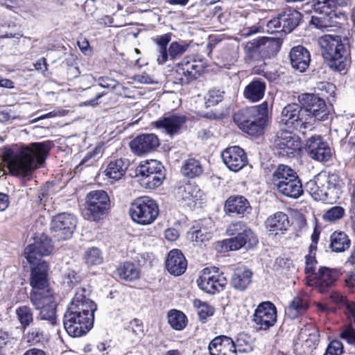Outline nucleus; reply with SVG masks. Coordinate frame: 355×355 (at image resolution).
Returning <instances> with one entry per match:
<instances>
[{
	"mask_svg": "<svg viewBox=\"0 0 355 355\" xmlns=\"http://www.w3.org/2000/svg\"><path fill=\"white\" fill-rule=\"evenodd\" d=\"M234 343L232 338L227 336H217L210 341L208 345L209 353L210 355L212 353H218V355H222L227 349L234 348Z\"/></svg>",
	"mask_w": 355,
	"mask_h": 355,
	"instance_id": "obj_34",
	"label": "nucleus"
},
{
	"mask_svg": "<svg viewBox=\"0 0 355 355\" xmlns=\"http://www.w3.org/2000/svg\"><path fill=\"white\" fill-rule=\"evenodd\" d=\"M189 45L185 43L173 42L168 48L171 59L175 60L182 55L187 50Z\"/></svg>",
	"mask_w": 355,
	"mask_h": 355,
	"instance_id": "obj_55",
	"label": "nucleus"
},
{
	"mask_svg": "<svg viewBox=\"0 0 355 355\" xmlns=\"http://www.w3.org/2000/svg\"><path fill=\"white\" fill-rule=\"evenodd\" d=\"M181 172L183 175L187 178H194L200 175L203 169L200 161L195 159H189L185 161L182 166Z\"/></svg>",
	"mask_w": 355,
	"mask_h": 355,
	"instance_id": "obj_44",
	"label": "nucleus"
},
{
	"mask_svg": "<svg viewBox=\"0 0 355 355\" xmlns=\"http://www.w3.org/2000/svg\"><path fill=\"white\" fill-rule=\"evenodd\" d=\"M227 234L230 238L217 243L216 248L220 252L237 251L241 249L247 251L254 250L259 243L257 234L243 222L231 223L227 229Z\"/></svg>",
	"mask_w": 355,
	"mask_h": 355,
	"instance_id": "obj_3",
	"label": "nucleus"
},
{
	"mask_svg": "<svg viewBox=\"0 0 355 355\" xmlns=\"http://www.w3.org/2000/svg\"><path fill=\"white\" fill-rule=\"evenodd\" d=\"M343 352V343L338 339H334L328 344L324 355H341Z\"/></svg>",
	"mask_w": 355,
	"mask_h": 355,
	"instance_id": "obj_57",
	"label": "nucleus"
},
{
	"mask_svg": "<svg viewBox=\"0 0 355 355\" xmlns=\"http://www.w3.org/2000/svg\"><path fill=\"white\" fill-rule=\"evenodd\" d=\"M318 44L329 67L338 71L345 70L349 64V53L338 35H325L320 37Z\"/></svg>",
	"mask_w": 355,
	"mask_h": 355,
	"instance_id": "obj_4",
	"label": "nucleus"
},
{
	"mask_svg": "<svg viewBox=\"0 0 355 355\" xmlns=\"http://www.w3.org/2000/svg\"><path fill=\"white\" fill-rule=\"evenodd\" d=\"M168 322L176 331L183 330L188 322L187 315L181 311L171 309L168 312Z\"/></svg>",
	"mask_w": 355,
	"mask_h": 355,
	"instance_id": "obj_42",
	"label": "nucleus"
},
{
	"mask_svg": "<svg viewBox=\"0 0 355 355\" xmlns=\"http://www.w3.org/2000/svg\"><path fill=\"white\" fill-rule=\"evenodd\" d=\"M15 313L18 321L21 324L23 332L33 322V312L32 309L26 305L19 306L16 309Z\"/></svg>",
	"mask_w": 355,
	"mask_h": 355,
	"instance_id": "obj_43",
	"label": "nucleus"
},
{
	"mask_svg": "<svg viewBox=\"0 0 355 355\" xmlns=\"http://www.w3.org/2000/svg\"><path fill=\"white\" fill-rule=\"evenodd\" d=\"M318 264V261L315 256L311 257V255L305 256V268L304 272L306 274V282L307 279H311L313 276L315 275V268Z\"/></svg>",
	"mask_w": 355,
	"mask_h": 355,
	"instance_id": "obj_56",
	"label": "nucleus"
},
{
	"mask_svg": "<svg viewBox=\"0 0 355 355\" xmlns=\"http://www.w3.org/2000/svg\"><path fill=\"white\" fill-rule=\"evenodd\" d=\"M75 215L66 212L59 213L51 218L50 232L58 241L70 239L77 226Z\"/></svg>",
	"mask_w": 355,
	"mask_h": 355,
	"instance_id": "obj_12",
	"label": "nucleus"
},
{
	"mask_svg": "<svg viewBox=\"0 0 355 355\" xmlns=\"http://www.w3.org/2000/svg\"><path fill=\"white\" fill-rule=\"evenodd\" d=\"M281 43L279 40L274 37H261L249 42L246 48L249 51H259L265 57L270 58L277 54L279 51Z\"/></svg>",
	"mask_w": 355,
	"mask_h": 355,
	"instance_id": "obj_24",
	"label": "nucleus"
},
{
	"mask_svg": "<svg viewBox=\"0 0 355 355\" xmlns=\"http://www.w3.org/2000/svg\"><path fill=\"white\" fill-rule=\"evenodd\" d=\"M30 267L29 284L31 291H44L51 288L49 281L50 266L45 260H26Z\"/></svg>",
	"mask_w": 355,
	"mask_h": 355,
	"instance_id": "obj_14",
	"label": "nucleus"
},
{
	"mask_svg": "<svg viewBox=\"0 0 355 355\" xmlns=\"http://www.w3.org/2000/svg\"><path fill=\"white\" fill-rule=\"evenodd\" d=\"M175 78L180 81L182 85L189 84L191 80H194L193 78H189L185 67L182 66L181 62L176 66Z\"/></svg>",
	"mask_w": 355,
	"mask_h": 355,
	"instance_id": "obj_59",
	"label": "nucleus"
},
{
	"mask_svg": "<svg viewBox=\"0 0 355 355\" xmlns=\"http://www.w3.org/2000/svg\"><path fill=\"white\" fill-rule=\"evenodd\" d=\"M85 263L88 266H96L103 263V258L101 251L96 247L88 248L83 257Z\"/></svg>",
	"mask_w": 355,
	"mask_h": 355,
	"instance_id": "obj_48",
	"label": "nucleus"
},
{
	"mask_svg": "<svg viewBox=\"0 0 355 355\" xmlns=\"http://www.w3.org/2000/svg\"><path fill=\"white\" fill-rule=\"evenodd\" d=\"M129 213L135 222L146 225L155 221L159 215V208L152 198L148 196H142L131 202Z\"/></svg>",
	"mask_w": 355,
	"mask_h": 355,
	"instance_id": "obj_10",
	"label": "nucleus"
},
{
	"mask_svg": "<svg viewBox=\"0 0 355 355\" xmlns=\"http://www.w3.org/2000/svg\"><path fill=\"white\" fill-rule=\"evenodd\" d=\"M227 280L223 272L220 275H211L208 276L202 274L197 279V284L200 289L207 293L214 295L223 291L227 285Z\"/></svg>",
	"mask_w": 355,
	"mask_h": 355,
	"instance_id": "obj_23",
	"label": "nucleus"
},
{
	"mask_svg": "<svg viewBox=\"0 0 355 355\" xmlns=\"http://www.w3.org/2000/svg\"><path fill=\"white\" fill-rule=\"evenodd\" d=\"M27 119L15 114L11 115L10 112H0V123H14L15 125L26 124Z\"/></svg>",
	"mask_w": 355,
	"mask_h": 355,
	"instance_id": "obj_58",
	"label": "nucleus"
},
{
	"mask_svg": "<svg viewBox=\"0 0 355 355\" xmlns=\"http://www.w3.org/2000/svg\"><path fill=\"white\" fill-rule=\"evenodd\" d=\"M276 153L279 157H291L301 150V140L299 136L291 131L278 132L274 141Z\"/></svg>",
	"mask_w": 355,
	"mask_h": 355,
	"instance_id": "obj_15",
	"label": "nucleus"
},
{
	"mask_svg": "<svg viewBox=\"0 0 355 355\" xmlns=\"http://www.w3.org/2000/svg\"><path fill=\"white\" fill-rule=\"evenodd\" d=\"M98 83L100 87L108 89H115L116 87H121L116 80L109 77H100Z\"/></svg>",
	"mask_w": 355,
	"mask_h": 355,
	"instance_id": "obj_60",
	"label": "nucleus"
},
{
	"mask_svg": "<svg viewBox=\"0 0 355 355\" xmlns=\"http://www.w3.org/2000/svg\"><path fill=\"white\" fill-rule=\"evenodd\" d=\"M321 189L319 193V200L326 202H336L340 198L344 182L338 173H320Z\"/></svg>",
	"mask_w": 355,
	"mask_h": 355,
	"instance_id": "obj_13",
	"label": "nucleus"
},
{
	"mask_svg": "<svg viewBox=\"0 0 355 355\" xmlns=\"http://www.w3.org/2000/svg\"><path fill=\"white\" fill-rule=\"evenodd\" d=\"M280 20L282 28L281 30L284 33H291L302 19L301 13L294 8H286L280 14Z\"/></svg>",
	"mask_w": 355,
	"mask_h": 355,
	"instance_id": "obj_30",
	"label": "nucleus"
},
{
	"mask_svg": "<svg viewBox=\"0 0 355 355\" xmlns=\"http://www.w3.org/2000/svg\"><path fill=\"white\" fill-rule=\"evenodd\" d=\"M320 181V173L315 175L312 180L308 181L303 187L304 191L306 190L315 200H319L318 195L320 193L321 189Z\"/></svg>",
	"mask_w": 355,
	"mask_h": 355,
	"instance_id": "obj_51",
	"label": "nucleus"
},
{
	"mask_svg": "<svg viewBox=\"0 0 355 355\" xmlns=\"http://www.w3.org/2000/svg\"><path fill=\"white\" fill-rule=\"evenodd\" d=\"M340 273L336 268H331L327 266H320L315 275L311 279H307L306 285L312 287L320 294H328L327 300L329 301V295L335 291H331L338 280Z\"/></svg>",
	"mask_w": 355,
	"mask_h": 355,
	"instance_id": "obj_11",
	"label": "nucleus"
},
{
	"mask_svg": "<svg viewBox=\"0 0 355 355\" xmlns=\"http://www.w3.org/2000/svg\"><path fill=\"white\" fill-rule=\"evenodd\" d=\"M266 85L263 82L255 80L248 85L244 90V96L252 102L259 101L263 98Z\"/></svg>",
	"mask_w": 355,
	"mask_h": 355,
	"instance_id": "obj_37",
	"label": "nucleus"
},
{
	"mask_svg": "<svg viewBox=\"0 0 355 355\" xmlns=\"http://www.w3.org/2000/svg\"><path fill=\"white\" fill-rule=\"evenodd\" d=\"M329 302L338 308H345L347 311L348 319L355 324V302H349L347 297L339 292H332L329 295Z\"/></svg>",
	"mask_w": 355,
	"mask_h": 355,
	"instance_id": "obj_32",
	"label": "nucleus"
},
{
	"mask_svg": "<svg viewBox=\"0 0 355 355\" xmlns=\"http://www.w3.org/2000/svg\"><path fill=\"white\" fill-rule=\"evenodd\" d=\"M85 216L88 220L100 222L104 220L112 209V202L107 192L98 189L89 191L85 198Z\"/></svg>",
	"mask_w": 355,
	"mask_h": 355,
	"instance_id": "obj_7",
	"label": "nucleus"
},
{
	"mask_svg": "<svg viewBox=\"0 0 355 355\" xmlns=\"http://www.w3.org/2000/svg\"><path fill=\"white\" fill-rule=\"evenodd\" d=\"M318 44L329 67L338 71L345 70L349 64V53L338 35H325L320 37Z\"/></svg>",
	"mask_w": 355,
	"mask_h": 355,
	"instance_id": "obj_5",
	"label": "nucleus"
},
{
	"mask_svg": "<svg viewBox=\"0 0 355 355\" xmlns=\"http://www.w3.org/2000/svg\"><path fill=\"white\" fill-rule=\"evenodd\" d=\"M320 335L318 331H315L313 334L309 335V338L304 341V345L309 348V351L312 352L313 349H315L316 346L319 344Z\"/></svg>",
	"mask_w": 355,
	"mask_h": 355,
	"instance_id": "obj_62",
	"label": "nucleus"
},
{
	"mask_svg": "<svg viewBox=\"0 0 355 355\" xmlns=\"http://www.w3.org/2000/svg\"><path fill=\"white\" fill-rule=\"evenodd\" d=\"M187 120L188 117L186 115L172 114L153 121L151 125L157 129L164 130L166 135L173 137L180 132Z\"/></svg>",
	"mask_w": 355,
	"mask_h": 355,
	"instance_id": "obj_22",
	"label": "nucleus"
},
{
	"mask_svg": "<svg viewBox=\"0 0 355 355\" xmlns=\"http://www.w3.org/2000/svg\"><path fill=\"white\" fill-rule=\"evenodd\" d=\"M128 168L125 161L123 159L112 160L108 164L105 173V175L115 180L121 179Z\"/></svg>",
	"mask_w": 355,
	"mask_h": 355,
	"instance_id": "obj_38",
	"label": "nucleus"
},
{
	"mask_svg": "<svg viewBox=\"0 0 355 355\" xmlns=\"http://www.w3.org/2000/svg\"><path fill=\"white\" fill-rule=\"evenodd\" d=\"M193 304L198 310L199 320L202 323H205L207 318L213 316L215 313V308L207 302L196 299Z\"/></svg>",
	"mask_w": 355,
	"mask_h": 355,
	"instance_id": "obj_46",
	"label": "nucleus"
},
{
	"mask_svg": "<svg viewBox=\"0 0 355 355\" xmlns=\"http://www.w3.org/2000/svg\"><path fill=\"white\" fill-rule=\"evenodd\" d=\"M351 245L349 236L343 231H335L330 236L329 248L334 252L340 253L347 250Z\"/></svg>",
	"mask_w": 355,
	"mask_h": 355,
	"instance_id": "obj_33",
	"label": "nucleus"
},
{
	"mask_svg": "<svg viewBox=\"0 0 355 355\" xmlns=\"http://www.w3.org/2000/svg\"><path fill=\"white\" fill-rule=\"evenodd\" d=\"M334 0H311L303 5L302 8L306 12H322L331 13Z\"/></svg>",
	"mask_w": 355,
	"mask_h": 355,
	"instance_id": "obj_40",
	"label": "nucleus"
},
{
	"mask_svg": "<svg viewBox=\"0 0 355 355\" xmlns=\"http://www.w3.org/2000/svg\"><path fill=\"white\" fill-rule=\"evenodd\" d=\"M160 145L157 135L154 133H141L130 142L132 151L137 155H142L155 151Z\"/></svg>",
	"mask_w": 355,
	"mask_h": 355,
	"instance_id": "obj_21",
	"label": "nucleus"
},
{
	"mask_svg": "<svg viewBox=\"0 0 355 355\" xmlns=\"http://www.w3.org/2000/svg\"><path fill=\"white\" fill-rule=\"evenodd\" d=\"M222 101V95L220 90L212 89L209 92V97L206 101L207 107L217 105Z\"/></svg>",
	"mask_w": 355,
	"mask_h": 355,
	"instance_id": "obj_61",
	"label": "nucleus"
},
{
	"mask_svg": "<svg viewBox=\"0 0 355 355\" xmlns=\"http://www.w3.org/2000/svg\"><path fill=\"white\" fill-rule=\"evenodd\" d=\"M315 15L311 17V23L318 29H323L325 28L331 27L332 26V16L334 15L333 12L331 13H323L322 12H314Z\"/></svg>",
	"mask_w": 355,
	"mask_h": 355,
	"instance_id": "obj_47",
	"label": "nucleus"
},
{
	"mask_svg": "<svg viewBox=\"0 0 355 355\" xmlns=\"http://www.w3.org/2000/svg\"><path fill=\"white\" fill-rule=\"evenodd\" d=\"M29 299L35 309L40 311L41 320H48L52 324L56 323L57 303L51 288L31 291Z\"/></svg>",
	"mask_w": 355,
	"mask_h": 355,
	"instance_id": "obj_9",
	"label": "nucleus"
},
{
	"mask_svg": "<svg viewBox=\"0 0 355 355\" xmlns=\"http://www.w3.org/2000/svg\"><path fill=\"white\" fill-rule=\"evenodd\" d=\"M304 149L311 158L320 162H328L332 156L328 143L321 135L309 137L306 140Z\"/></svg>",
	"mask_w": 355,
	"mask_h": 355,
	"instance_id": "obj_18",
	"label": "nucleus"
},
{
	"mask_svg": "<svg viewBox=\"0 0 355 355\" xmlns=\"http://www.w3.org/2000/svg\"><path fill=\"white\" fill-rule=\"evenodd\" d=\"M271 180L278 193L288 198L297 199L304 194L300 178L288 165L279 164L272 173Z\"/></svg>",
	"mask_w": 355,
	"mask_h": 355,
	"instance_id": "obj_6",
	"label": "nucleus"
},
{
	"mask_svg": "<svg viewBox=\"0 0 355 355\" xmlns=\"http://www.w3.org/2000/svg\"><path fill=\"white\" fill-rule=\"evenodd\" d=\"M272 112H234L233 121L243 132L253 137L262 135Z\"/></svg>",
	"mask_w": 355,
	"mask_h": 355,
	"instance_id": "obj_8",
	"label": "nucleus"
},
{
	"mask_svg": "<svg viewBox=\"0 0 355 355\" xmlns=\"http://www.w3.org/2000/svg\"><path fill=\"white\" fill-rule=\"evenodd\" d=\"M96 304L85 296H77L71 300L63 316V324L71 337L86 335L93 327Z\"/></svg>",
	"mask_w": 355,
	"mask_h": 355,
	"instance_id": "obj_2",
	"label": "nucleus"
},
{
	"mask_svg": "<svg viewBox=\"0 0 355 355\" xmlns=\"http://www.w3.org/2000/svg\"><path fill=\"white\" fill-rule=\"evenodd\" d=\"M164 166L156 159H146L141 162L135 170L136 176L145 175H153L158 173H164Z\"/></svg>",
	"mask_w": 355,
	"mask_h": 355,
	"instance_id": "obj_36",
	"label": "nucleus"
},
{
	"mask_svg": "<svg viewBox=\"0 0 355 355\" xmlns=\"http://www.w3.org/2000/svg\"><path fill=\"white\" fill-rule=\"evenodd\" d=\"M187 234L188 239L200 245L209 241L212 236V234L205 228H202L200 223L193 225Z\"/></svg>",
	"mask_w": 355,
	"mask_h": 355,
	"instance_id": "obj_39",
	"label": "nucleus"
},
{
	"mask_svg": "<svg viewBox=\"0 0 355 355\" xmlns=\"http://www.w3.org/2000/svg\"><path fill=\"white\" fill-rule=\"evenodd\" d=\"M310 306L309 296L307 295H297L290 302L285 309L286 315L294 320L303 315Z\"/></svg>",
	"mask_w": 355,
	"mask_h": 355,
	"instance_id": "obj_28",
	"label": "nucleus"
},
{
	"mask_svg": "<svg viewBox=\"0 0 355 355\" xmlns=\"http://www.w3.org/2000/svg\"><path fill=\"white\" fill-rule=\"evenodd\" d=\"M266 225L270 232H275V234H277L278 232L284 234L291 224L288 215L282 211H278L267 218Z\"/></svg>",
	"mask_w": 355,
	"mask_h": 355,
	"instance_id": "obj_31",
	"label": "nucleus"
},
{
	"mask_svg": "<svg viewBox=\"0 0 355 355\" xmlns=\"http://www.w3.org/2000/svg\"><path fill=\"white\" fill-rule=\"evenodd\" d=\"M310 306L309 296L307 295H297L290 302L285 309L286 315L294 320L303 315Z\"/></svg>",
	"mask_w": 355,
	"mask_h": 355,
	"instance_id": "obj_27",
	"label": "nucleus"
},
{
	"mask_svg": "<svg viewBox=\"0 0 355 355\" xmlns=\"http://www.w3.org/2000/svg\"><path fill=\"white\" fill-rule=\"evenodd\" d=\"M141 178L139 179L140 184L148 189H155V188L159 187L162 184V180L165 178L164 173H160L153 175H139Z\"/></svg>",
	"mask_w": 355,
	"mask_h": 355,
	"instance_id": "obj_45",
	"label": "nucleus"
},
{
	"mask_svg": "<svg viewBox=\"0 0 355 355\" xmlns=\"http://www.w3.org/2000/svg\"><path fill=\"white\" fill-rule=\"evenodd\" d=\"M345 214V209L341 206H334L327 209L322 216L324 220L334 223L343 218Z\"/></svg>",
	"mask_w": 355,
	"mask_h": 355,
	"instance_id": "obj_50",
	"label": "nucleus"
},
{
	"mask_svg": "<svg viewBox=\"0 0 355 355\" xmlns=\"http://www.w3.org/2000/svg\"><path fill=\"white\" fill-rule=\"evenodd\" d=\"M53 146V141L46 140L23 144L15 150L5 146L0 154V178L6 174V167L13 175H30L32 171L45 164Z\"/></svg>",
	"mask_w": 355,
	"mask_h": 355,
	"instance_id": "obj_1",
	"label": "nucleus"
},
{
	"mask_svg": "<svg viewBox=\"0 0 355 355\" xmlns=\"http://www.w3.org/2000/svg\"><path fill=\"white\" fill-rule=\"evenodd\" d=\"M182 66L185 67L189 78L196 79L202 71V65L197 63L196 60H189L187 58L183 59L181 62Z\"/></svg>",
	"mask_w": 355,
	"mask_h": 355,
	"instance_id": "obj_53",
	"label": "nucleus"
},
{
	"mask_svg": "<svg viewBox=\"0 0 355 355\" xmlns=\"http://www.w3.org/2000/svg\"><path fill=\"white\" fill-rule=\"evenodd\" d=\"M225 165L233 172H239L248 163L245 151L239 146L226 148L221 153Z\"/></svg>",
	"mask_w": 355,
	"mask_h": 355,
	"instance_id": "obj_19",
	"label": "nucleus"
},
{
	"mask_svg": "<svg viewBox=\"0 0 355 355\" xmlns=\"http://www.w3.org/2000/svg\"><path fill=\"white\" fill-rule=\"evenodd\" d=\"M300 112H282V123L285 124L288 128L296 129L302 125V121L300 119Z\"/></svg>",
	"mask_w": 355,
	"mask_h": 355,
	"instance_id": "obj_54",
	"label": "nucleus"
},
{
	"mask_svg": "<svg viewBox=\"0 0 355 355\" xmlns=\"http://www.w3.org/2000/svg\"><path fill=\"white\" fill-rule=\"evenodd\" d=\"M34 242L28 245L24 251L26 260H44L42 257L51 255L54 250L52 239L47 234L42 233L33 238Z\"/></svg>",
	"mask_w": 355,
	"mask_h": 355,
	"instance_id": "obj_16",
	"label": "nucleus"
},
{
	"mask_svg": "<svg viewBox=\"0 0 355 355\" xmlns=\"http://www.w3.org/2000/svg\"><path fill=\"white\" fill-rule=\"evenodd\" d=\"M27 343L31 345H35L42 343L45 339L44 331L40 327H32L24 335Z\"/></svg>",
	"mask_w": 355,
	"mask_h": 355,
	"instance_id": "obj_49",
	"label": "nucleus"
},
{
	"mask_svg": "<svg viewBox=\"0 0 355 355\" xmlns=\"http://www.w3.org/2000/svg\"><path fill=\"white\" fill-rule=\"evenodd\" d=\"M117 272L121 279L128 282H132L140 277V270L130 261L124 262L117 268Z\"/></svg>",
	"mask_w": 355,
	"mask_h": 355,
	"instance_id": "obj_41",
	"label": "nucleus"
},
{
	"mask_svg": "<svg viewBox=\"0 0 355 355\" xmlns=\"http://www.w3.org/2000/svg\"><path fill=\"white\" fill-rule=\"evenodd\" d=\"M299 101L301 104L300 111H320L325 105L324 100L313 94L299 96Z\"/></svg>",
	"mask_w": 355,
	"mask_h": 355,
	"instance_id": "obj_35",
	"label": "nucleus"
},
{
	"mask_svg": "<svg viewBox=\"0 0 355 355\" xmlns=\"http://www.w3.org/2000/svg\"><path fill=\"white\" fill-rule=\"evenodd\" d=\"M165 264L168 272L174 276L182 275L187 268V261L179 249L171 250L168 253Z\"/></svg>",
	"mask_w": 355,
	"mask_h": 355,
	"instance_id": "obj_25",
	"label": "nucleus"
},
{
	"mask_svg": "<svg viewBox=\"0 0 355 355\" xmlns=\"http://www.w3.org/2000/svg\"><path fill=\"white\" fill-rule=\"evenodd\" d=\"M252 207L249 200L242 195L230 196L225 201L223 211L232 217L243 218L252 212Z\"/></svg>",
	"mask_w": 355,
	"mask_h": 355,
	"instance_id": "obj_20",
	"label": "nucleus"
},
{
	"mask_svg": "<svg viewBox=\"0 0 355 355\" xmlns=\"http://www.w3.org/2000/svg\"><path fill=\"white\" fill-rule=\"evenodd\" d=\"M338 336L340 339L346 341L348 344L355 345V328L351 322L340 328Z\"/></svg>",
	"mask_w": 355,
	"mask_h": 355,
	"instance_id": "obj_52",
	"label": "nucleus"
},
{
	"mask_svg": "<svg viewBox=\"0 0 355 355\" xmlns=\"http://www.w3.org/2000/svg\"><path fill=\"white\" fill-rule=\"evenodd\" d=\"M252 272L245 268H236L231 277L230 285L235 290L245 291L252 283Z\"/></svg>",
	"mask_w": 355,
	"mask_h": 355,
	"instance_id": "obj_29",
	"label": "nucleus"
},
{
	"mask_svg": "<svg viewBox=\"0 0 355 355\" xmlns=\"http://www.w3.org/2000/svg\"><path fill=\"white\" fill-rule=\"evenodd\" d=\"M289 58L292 67L301 73L307 69L311 61V56L308 50L300 45L291 49Z\"/></svg>",
	"mask_w": 355,
	"mask_h": 355,
	"instance_id": "obj_26",
	"label": "nucleus"
},
{
	"mask_svg": "<svg viewBox=\"0 0 355 355\" xmlns=\"http://www.w3.org/2000/svg\"><path fill=\"white\" fill-rule=\"evenodd\" d=\"M171 40L170 33H166L161 36H157L153 39L157 46V49H166L168 44Z\"/></svg>",
	"mask_w": 355,
	"mask_h": 355,
	"instance_id": "obj_64",
	"label": "nucleus"
},
{
	"mask_svg": "<svg viewBox=\"0 0 355 355\" xmlns=\"http://www.w3.org/2000/svg\"><path fill=\"white\" fill-rule=\"evenodd\" d=\"M252 318L259 330H268L277 322V309L270 301L261 302L255 309Z\"/></svg>",
	"mask_w": 355,
	"mask_h": 355,
	"instance_id": "obj_17",
	"label": "nucleus"
},
{
	"mask_svg": "<svg viewBox=\"0 0 355 355\" xmlns=\"http://www.w3.org/2000/svg\"><path fill=\"white\" fill-rule=\"evenodd\" d=\"M130 325L132 327V332L136 336L144 335V324L141 320L135 318L130 321Z\"/></svg>",
	"mask_w": 355,
	"mask_h": 355,
	"instance_id": "obj_63",
	"label": "nucleus"
}]
</instances>
